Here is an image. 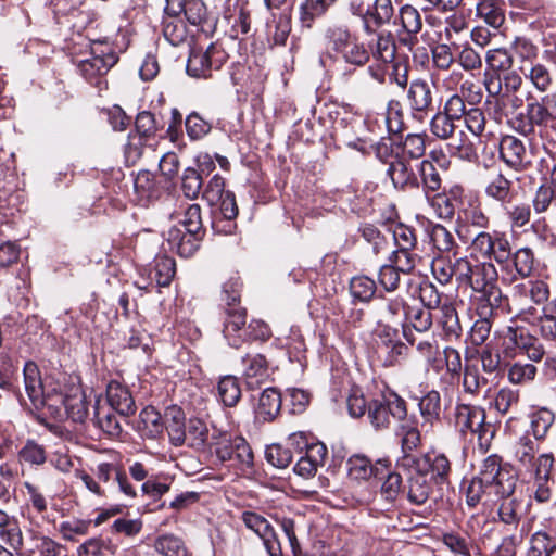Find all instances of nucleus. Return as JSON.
<instances>
[{"label": "nucleus", "mask_w": 556, "mask_h": 556, "mask_svg": "<svg viewBox=\"0 0 556 556\" xmlns=\"http://www.w3.org/2000/svg\"><path fill=\"white\" fill-rule=\"evenodd\" d=\"M469 250L471 257L488 260L475 265L468 285L478 294L477 304L504 306L507 304V298L498 287V273L491 261H495L498 265L508 264L511 255L508 238L498 231H480L472 239Z\"/></svg>", "instance_id": "f257e3e1"}, {"label": "nucleus", "mask_w": 556, "mask_h": 556, "mask_svg": "<svg viewBox=\"0 0 556 556\" xmlns=\"http://www.w3.org/2000/svg\"><path fill=\"white\" fill-rule=\"evenodd\" d=\"M23 376L27 397L35 409L47 406L51 410L50 403L55 402L59 396H65L59 382H50L49 378L41 379L35 362L25 363Z\"/></svg>", "instance_id": "f03ea898"}, {"label": "nucleus", "mask_w": 556, "mask_h": 556, "mask_svg": "<svg viewBox=\"0 0 556 556\" xmlns=\"http://www.w3.org/2000/svg\"><path fill=\"white\" fill-rule=\"evenodd\" d=\"M213 453L222 463L229 462L230 466L245 470L253 466V452L248 442L241 438H232L227 432L212 437Z\"/></svg>", "instance_id": "7ed1b4c3"}, {"label": "nucleus", "mask_w": 556, "mask_h": 556, "mask_svg": "<svg viewBox=\"0 0 556 556\" xmlns=\"http://www.w3.org/2000/svg\"><path fill=\"white\" fill-rule=\"evenodd\" d=\"M397 467L405 470H418L438 484L447 483L452 471L451 462L443 453L429 452L420 456H406L397 460Z\"/></svg>", "instance_id": "20e7f679"}, {"label": "nucleus", "mask_w": 556, "mask_h": 556, "mask_svg": "<svg viewBox=\"0 0 556 556\" xmlns=\"http://www.w3.org/2000/svg\"><path fill=\"white\" fill-rule=\"evenodd\" d=\"M477 478L493 486L500 496L511 495L517 483L516 475L508 466L502 465L501 457L495 454L483 460Z\"/></svg>", "instance_id": "39448f33"}, {"label": "nucleus", "mask_w": 556, "mask_h": 556, "mask_svg": "<svg viewBox=\"0 0 556 556\" xmlns=\"http://www.w3.org/2000/svg\"><path fill=\"white\" fill-rule=\"evenodd\" d=\"M226 59V52L217 43H210L205 49L193 43L187 61V73L195 78H207L212 68H219Z\"/></svg>", "instance_id": "423d86ee"}, {"label": "nucleus", "mask_w": 556, "mask_h": 556, "mask_svg": "<svg viewBox=\"0 0 556 556\" xmlns=\"http://www.w3.org/2000/svg\"><path fill=\"white\" fill-rule=\"evenodd\" d=\"M407 415L406 402L396 394L368 403V419L376 430L386 429L391 419L401 420Z\"/></svg>", "instance_id": "0eeeda50"}, {"label": "nucleus", "mask_w": 556, "mask_h": 556, "mask_svg": "<svg viewBox=\"0 0 556 556\" xmlns=\"http://www.w3.org/2000/svg\"><path fill=\"white\" fill-rule=\"evenodd\" d=\"M350 10L357 16L367 33L378 31L384 24L389 23L393 15L391 0H375L371 5L365 9L362 3L351 2Z\"/></svg>", "instance_id": "6e6552de"}, {"label": "nucleus", "mask_w": 556, "mask_h": 556, "mask_svg": "<svg viewBox=\"0 0 556 556\" xmlns=\"http://www.w3.org/2000/svg\"><path fill=\"white\" fill-rule=\"evenodd\" d=\"M182 15L190 28L189 35H213L216 31V20L210 16L202 0H184Z\"/></svg>", "instance_id": "1a4fd4ad"}, {"label": "nucleus", "mask_w": 556, "mask_h": 556, "mask_svg": "<svg viewBox=\"0 0 556 556\" xmlns=\"http://www.w3.org/2000/svg\"><path fill=\"white\" fill-rule=\"evenodd\" d=\"M52 412L59 413L63 407L70 419L74 422H84L88 417L89 405L85 392L79 386H72L65 396H59L50 403Z\"/></svg>", "instance_id": "9d476101"}, {"label": "nucleus", "mask_w": 556, "mask_h": 556, "mask_svg": "<svg viewBox=\"0 0 556 556\" xmlns=\"http://www.w3.org/2000/svg\"><path fill=\"white\" fill-rule=\"evenodd\" d=\"M121 469L113 463L102 462L91 468V473L85 470L76 472V477L81 480L85 488L98 497L106 496L104 485L108 484L113 478L116 480V473Z\"/></svg>", "instance_id": "9b49d317"}, {"label": "nucleus", "mask_w": 556, "mask_h": 556, "mask_svg": "<svg viewBox=\"0 0 556 556\" xmlns=\"http://www.w3.org/2000/svg\"><path fill=\"white\" fill-rule=\"evenodd\" d=\"M484 420L485 412L483 408L467 404L457 405L455 424L463 434L475 433L481 440L488 431Z\"/></svg>", "instance_id": "f8f14e48"}, {"label": "nucleus", "mask_w": 556, "mask_h": 556, "mask_svg": "<svg viewBox=\"0 0 556 556\" xmlns=\"http://www.w3.org/2000/svg\"><path fill=\"white\" fill-rule=\"evenodd\" d=\"M501 159L515 170H523L531 163L525 143L515 136H504L500 142Z\"/></svg>", "instance_id": "ddd939ff"}, {"label": "nucleus", "mask_w": 556, "mask_h": 556, "mask_svg": "<svg viewBox=\"0 0 556 556\" xmlns=\"http://www.w3.org/2000/svg\"><path fill=\"white\" fill-rule=\"evenodd\" d=\"M245 324L247 313L244 308H226L223 332L229 345L239 348L247 340L248 327Z\"/></svg>", "instance_id": "4468645a"}, {"label": "nucleus", "mask_w": 556, "mask_h": 556, "mask_svg": "<svg viewBox=\"0 0 556 556\" xmlns=\"http://www.w3.org/2000/svg\"><path fill=\"white\" fill-rule=\"evenodd\" d=\"M108 406L121 416H130L136 412V403L129 389L119 381L112 380L106 386Z\"/></svg>", "instance_id": "2eb2a0df"}, {"label": "nucleus", "mask_w": 556, "mask_h": 556, "mask_svg": "<svg viewBox=\"0 0 556 556\" xmlns=\"http://www.w3.org/2000/svg\"><path fill=\"white\" fill-rule=\"evenodd\" d=\"M527 118L520 117L516 121L515 129L528 137L535 134V127H546L551 121H554L541 100L527 105Z\"/></svg>", "instance_id": "dca6fc26"}, {"label": "nucleus", "mask_w": 556, "mask_h": 556, "mask_svg": "<svg viewBox=\"0 0 556 556\" xmlns=\"http://www.w3.org/2000/svg\"><path fill=\"white\" fill-rule=\"evenodd\" d=\"M403 334L406 341L416 348L418 355L425 359L428 368L434 371H439L442 368L441 352L434 336L430 339L417 340L409 328H404Z\"/></svg>", "instance_id": "f3484780"}, {"label": "nucleus", "mask_w": 556, "mask_h": 556, "mask_svg": "<svg viewBox=\"0 0 556 556\" xmlns=\"http://www.w3.org/2000/svg\"><path fill=\"white\" fill-rule=\"evenodd\" d=\"M184 0H165L164 14L160 24L162 35H175L178 33H187L188 28L182 15Z\"/></svg>", "instance_id": "a211bd4d"}, {"label": "nucleus", "mask_w": 556, "mask_h": 556, "mask_svg": "<svg viewBox=\"0 0 556 556\" xmlns=\"http://www.w3.org/2000/svg\"><path fill=\"white\" fill-rule=\"evenodd\" d=\"M374 312L379 324L402 325L407 311L405 301L396 296L379 299L374 305Z\"/></svg>", "instance_id": "6ab92c4d"}, {"label": "nucleus", "mask_w": 556, "mask_h": 556, "mask_svg": "<svg viewBox=\"0 0 556 556\" xmlns=\"http://www.w3.org/2000/svg\"><path fill=\"white\" fill-rule=\"evenodd\" d=\"M500 309H503V306L476 304L479 318L473 323L469 332V339L473 345H482L486 341L492 328L491 319Z\"/></svg>", "instance_id": "aec40b11"}, {"label": "nucleus", "mask_w": 556, "mask_h": 556, "mask_svg": "<svg viewBox=\"0 0 556 556\" xmlns=\"http://www.w3.org/2000/svg\"><path fill=\"white\" fill-rule=\"evenodd\" d=\"M134 428L142 439L155 440L164 432V421L153 406H147L140 412Z\"/></svg>", "instance_id": "412c9836"}, {"label": "nucleus", "mask_w": 556, "mask_h": 556, "mask_svg": "<svg viewBox=\"0 0 556 556\" xmlns=\"http://www.w3.org/2000/svg\"><path fill=\"white\" fill-rule=\"evenodd\" d=\"M240 519L249 530L262 540L265 548L279 542L274 527L264 516L252 510H245L241 514Z\"/></svg>", "instance_id": "4be33fe9"}, {"label": "nucleus", "mask_w": 556, "mask_h": 556, "mask_svg": "<svg viewBox=\"0 0 556 556\" xmlns=\"http://www.w3.org/2000/svg\"><path fill=\"white\" fill-rule=\"evenodd\" d=\"M203 233L184 231L180 227H173L168 231L167 242L170 250L182 257H190L199 249Z\"/></svg>", "instance_id": "5701e85b"}, {"label": "nucleus", "mask_w": 556, "mask_h": 556, "mask_svg": "<svg viewBox=\"0 0 556 556\" xmlns=\"http://www.w3.org/2000/svg\"><path fill=\"white\" fill-rule=\"evenodd\" d=\"M407 102L415 117L427 113L432 104V89L428 81L415 79L407 91Z\"/></svg>", "instance_id": "b1692460"}, {"label": "nucleus", "mask_w": 556, "mask_h": 556, "mask_svg": "<svg viewBox=\"0 0 556 556\" xmlns=\"http://www.w3.org/2000/svg\"><path fill=\"white\" fill-rule=\"evenodd\" d=\"M437 321L447 341L458 339L462 336V326L454 304L447 299L438 308Z\"/></svg>", "instance_id": "393cba45"}, {"label": "nucleus", "mask_w": 556, "mask_h": 556, "mask_svg": "<svg viewBox=\"0 0 556 556\" xmlns=\"http://www.w3.org/2000/svg\"><path fill=\"white\" fill-rule=\"evenodd\" d=\"M185 414L181 408L170 406L166 409L163 421L164 429L167 430L169 441L175 446H181L186 443Z\"/></svg>", "instance_id": "a878e982"}, {"label": "nucleus", "mask_w": 556, "mask_h": 556, "mask_svg": "<svg viewBox=\"0 0 556 556\" xmlns=\"http://www.w3.org/2000/svg\"><path fill=\"white\" fill-rule=\"evenodd\" d=\"M396 435L401 439L402 457L415 456L413 452L420 445L421 435L414 417H404L400 420Z\"/></svg>", "instance_id": "bb28decb"}, {"label": "nucleus", "mask_w": 556, "mask_h": 556, "mask_svg": "<svg viewBox=\"0 0 556 556\" xmlns=\"http://www.w3.org/2000/svg\"><path fill=\"white\" fill-rule=\"evenodd\" d=\"M113 412V408L101 403L98 399L93 405V424L106 435L118 438L123 429Z\"/></svg>", "instance_id": "cd10ccee"}, {"label": "nucleus", "mask_w": 556, "mask_h": 556, "mask_svg": "<svg viewBox=\"0 0 556 556\" xmlns=\"http://www.w3.org/2000/svg\"><path fill=\"white\" fill-rule=\"evenodd\" d=\"M484 192L501 203L509 202L513 198V181L501 172H491L485 180Z\"/></svg>", "instance_id": "c85d7f7f"}, {"label": "nucleus", "mask_w": 556, "mask_h": 556, "mask_svg": "<svg viewBox=\"0 0 556 556\" xmlns=\"http://www.w3.org/2000/svg\"><path fill=\"white\" fill-rule=\"evenodd\" d=\"M388 175L395 188L406 190L418 189L420 186L417 175L403 160L395 159L392 161L388 168Z\"/></svg>", "instance_id": "c756f323"}, {"label": "nucleus", "mask_w": 556, "mask_h": 556, "mask_svg": "<svg viewBox=\"0 0 556 556\" xmlns=\"http://www.w3.org/2000/svg\"><path fill=\"white\" fill-rule=\"evenodd\" d=\"M30 554L37 556H67L68 549L62 543L37 531L30 532Z\"/></svg>", "instance_id": "7c9ffc66"}, {"label": "nucleus", "mask_w": 556, "mask_h": 556, "mask_svg": "<svg viewBox=\"0 0 556 556\" xmlns=\"http://www.w3.org/2000/svg\"><path fill=\"white\" fill-rule=\"evenodd\" d=\"M281 407V395L275 388H266L258 397L255 408L257 417L264 421L273 420Z\"/></svg>", "instance_id": "2f4dec72"}, {"label": "nucleus", "mask_w": 556, "mask_h": 556, "mask_svg": "<svg viewBox=\"0 0 556 556\" xmlns=\"http://www.w3.org/2000/svg\"><path fill=\"white\" fill-rule=\"evenodd\" d=\"M554 413L547 408H541L529 415V427L525 434H530L535 441L545 439L549 428L554 424Z\"/></svg>", "instance_id": "473e14b6"}, {"label": "nucleus", "mask_w": 556, "mask_h": 556, "mask_svg": "<svg viewBox=\"0 0 556 556\" xmlns=\"http://www.w3.org/2000/svg\"><path fill=\"white\" fill-rule=\"evenodd\" d=\"M134 189L138 203L142 206L148 205L159 194L154 175L149 170H140L137 174L134 180Z\"/></svg>", "instance_id": "72a5a7b5"}, {"label": "nucleus", "mask_w": 556, "mask_h": 556, "mask_svg": "<svg viewBox=\"0 0 556 556\" xmlns=\"http://www.w3.org/2000/svg\"><path fill=\"white\" fill-rule=\"evenodd\" d=\"M337 0H304L300 5V22L303 28L309 29L315 21L321 17Z\"/></svg>", "instance_id": "f704fd0d"}, {"label": "nucleus", "mask_w": 556, "mask_h": 556, "mask_svg": "<svg viewBox=\"0 0 556 556\" xmlns=\"http://www.w3.org/2000/svg\"><path fill=\"white\" fill-rule=\"evenodd\" d=\"M408 500L416 504L421 505L427 502L431 492V485L425 472L418 470H408Z\"/></svg>", "instance_id": "c9c22d12"}, {"label": "nucleus", "mask_w": 556, "mask_h": 556, "mask_svg": "<svg viewBox=\"0 0 556 556\" xmlns=\"http://www.w3.org/2000/svg\"><path fill=\"white\" fill-rule=\"evenodd\" d=\"M243 363L245 365L244 376L250 387L262 383L268 377V366L263 355H247Z\"/></svg>", "instance_id": "e433bc0d"}, {"label": "nucleus", "mask_w": 556, "mask_h": 556, "mask_svg": "<svg viewBox=\"0 0 556 556\" xmlns=\"http://www.w3.org/2000/svg\"><path fill=\"white\" fill-rule=\"evenodd\" d=\"M89 48L91 56L97 59L102 67L111 68L118 61V53L108 38L90 40Z\"/></svg>", "instance_id": "4c0bfd02"}, {"label": "nucleus", "mask_w": 556, "mask_h": 556, "mask_svg": "<svg viewBox=\"0 0 556 556\" xmlns=\"http://www.w3.org/2000/svg\"><path fill=\"white\" fill-rule=\"evenodd\" d=\"M420 414L424 418L422 427L439 421L441 413V396L435 390L427 392L418 403Z\"/></svg>", "instance_id": "58836bf2"}, {"label": "nucleus", "mask_w": 556, "mask_h": 556, "mask_svg": "<svg viewBox=\"0 0 556 556\" xmlns=\"http://www.w3.org/2000/svg\"><path fill=\"white\" fill-rule=\"evenodd\" d=\"M477 16L493 28H498L505 21L504 11L497 0H479Z\"/></svg>", "instance_id": "ea45409f"}, {"label": "nucleus", "mask_w": 556, "mask_h": 556, "mask_svg": "<svg viewBox=\"0 0 556 556\" xmlns=\"http://www.w3.org/2000/svg\"><path fill=\"white\" fill-rule=\"evenodd\" d=\"M217 395L225 406H236L241 397V388L238 379L233 376L220 378L217 383Z\"/></svg>", "instance_id": "a19ab883"}, {"label": "nucleus", "mask_w": 556, "mask_h": 556, "mask_svg": "<svg viewBox=\"0 0 556 556\" xmlns=\"http://www.w3.org/2000/svg\"><path fill=\"white\" fill-rule=\"evenodd\" d=\"M175 273L176 263L174 258L166 255L157 256L151 270V279L155 280L157 287H168Z\"/></svg>", "instance_id": "79ce46f5"}, {"label": "nucleus", "mask_w": 556, "mask_h": 556, "mask_svg": "<svg viewBox=\"0 0 556 556\" xmlns=\"http://www.w3.org/2000/svg\"><path fill=\"white\" fill-rule=\"evenodd\" d=\"M448 139L447 148L452 155L469 162L477 157L476 147L464 131L452 135Z\"/></svg>", "instance_id": "37998d69"}, {"label": "nucleus", "mask_w": 556, "mask_h": 556, "mask_svg": "<svg viewBox=\"0 0 556 556\" xmlns=\"http://www.w3.org/2000/svg\"><path fill=\"white\" fill-rule=\"evenodd\" d=\"M430 241L440 253H453L455 255L458 250L453 233L439 224L431 227Z\"/></svg>", "instance_id": "c03bdc74"}, {"label": "nucleus", "mask_w": 556, "mask_h": 556, "mask_svg": "<svg viewBox=\"0 0 556 556\" xmlns=\"http://www.w3.org/2000/svg\"><path fill=\"white\" fill-rule=\"evenodd\" d=\"M90 526V520L71 518L60 522L58 526V532L63 540L76 542L79 536L88 534Z\"/></svg>", "instance_id": "a18cd8bd"}, {"label": "nucleus", "mask_w": 556, "mask_h": 556, "mask_svg": "<svg viewBox=\"0 0 556 556\" xmlns=\"http://www.w3.org/2000/svg\"><path fill=\"white\" fill-rule=\"evenodd\" d=\"M418 172L425 197L441 189L442 179L431 161H421L418 166Z\"/></svg>", "instance_id": "49530a36"}, {"label": "nucleus", "mask_w": 556, "mask_h": 556, "mask_svg": "<svg viewBox=\"0 0 556 556\" xmlns=\"http://www.w3.org/2000/svg\"><path fill=\"white\" fill-rule=\"evenodd\" d=\"M528 556H556V541L545 531L534 532L529 541Z\"/></svg>", "instance_id": "de8ad7c7"}, {"label": "nucleus", "mask_w": 556, "mask_h": 556, "mask_svg": "<svg viewBox=\"0 0 556 556\" xmlns=\"http://www.w3.org/2000/svg\"><path fill=\"white\" fill-rule=\"evenodd\" d=\"M503 210L511 230L522 228L530 222L531 210L527 203H503Z\"/></svg>", "instance_id": "09e8293b"}, {"label": "nucleus", "mask_w": 556, "mask_h": 556, "mask_svg": "<svg viewBox=\"0 0 556 556\" xmlns=\"http://www.w3.org/2000/svg\"><path fill=\"white\" fill-rule=\"evenodd\" d=\"M534 439H531L528 434H522L514 446V456L518 464V467L530 466L533 457L536 456L539 451V444Z\"/></svg>", "instance_id": "8fccbe9b"}, {"label": "nucleus", "mask_w": 556, "mask_h": 556, "mask_svg": "<svg viewBox=\"0 0 556 556\" xmlns=\"http://www.w3.org/2000/svg\"><path fill=\"white\" fill-rule=\"evenodd\" d=\"M0 536L10 546L18 549L23 545V535L20 527L12 522L10 516L0 509Z\"/></svg>", "instance_id": "3c124183"}, {"label": "nucleus", "mask_w": 556, "mask_h": 556, "mask_svg": "<svg viewBox=\"0 0 556 556\" xmlns=\"http://www.w3.org/2000/svg\"><path fill=\"white\" fill-rule=\"evenodd\" d=\"M340 51L345 61L351 64L362 65L369 59L368 50L353 37H348L346 40L340 45Z\"/></svg>", "instance_id": "603ef678"}, {"label": "nucleus", "mask_w": 556, "mask_h": 556, "mask_svg": "<svg viewBox=\"0 0 556 556\" xmlns=\"http://www.w3.org/2000/svg\"><path fill=\"white\" fill-rule=\"evenodd\" d=\"M554 465V456L551 453H543L536 455L531 460L530 466H521L519 469L523 470L530 476L531 479H539L542 477H551L552 468Z\"/></svg>", "instance_id": "864d4df0"}, {"label": "nucleus", "mask_w": 556, "mask_h": 556, "mask_svg": "<svg viewBox=\"0 0 556 556\" xmlns=\"http://www.w3.org/2000/svg\"><path fill=\"white\" fill-rule=\"evenodd\" d=\"M18 458L30 466H41L47 462V452L45 446L35 440H27L18 451Z\"/></svg>", "instance_id": "5fc2aeb1"}, {"label": "nucleus", "mask_w": 556, "mask_h": 556, "mask_svg": "<svg viewBox=\"0 0 556 556\" xmlns=\"http://www.w3.org/2000/svg\"><path fill=\"white\" fill-rule=\"evenodd\" d=\"M154 548L163 556H187L184 542L173 534L159 536L154 542Z\"/></svg>", "instance_id": "6e6d98bb"}, {"label": "nucleus", "mask_w": 556, "mask_h": 556, "mask_svg": "<svg viewBox=\"0 0 556 556\" xmlns=\"http://www.w3.org/2000/svg\"><path fill=\"white\" fill-rule=\"evenodd\" d=\"M429 205L435 211L441 219H451L455 213V206L451 198L444 192H433L426 195Z\"/></svg>", "instance_id": "4d7b16f0"}, {"label": "nucleus", "mask_w": 556, "mask_h": 556, "mask_svg": "<svg viewBox=\"0 0 556 556\" xmlns=\"http://www.w3.org/2000/svg\"><path fill=\"white\" fill-rule=\"evenodd\" d=\"M536 367L530 363L516 362L507 368V379L513 384H527L534 380Z\"/></svg>", "instance_id": "13d9d810"}, {"label": "nucleus", "mask_w": 556, "mask_h": 556, "mask_svg": "<svg viewBox=\"0 0 556 556\" xmlns=\"http://www.w3.org/2000/svg\"><path fill=\"white\" fill-rule=\"evenodd\" d=\"M442 543L456 556H471L470 542L466 534L456 531L444 532Z\"/></svg>", "instance_id": "bf43d9fd"}, {"label": "nucleus", "mask_w": 556, "mask_h": 556, "mask_svg": "<svg viewBox=\"0 0 556 556\" xmlns=\"http://www.w3.org/2000/svg\"><path fill=\"white\" fill-rule=\"evenodd\" d=\"M348 472L352 480H368L374 475V466L367 457L354 455L348 460Z\"/></svg>", "instance_id": "052dcab7"}, {"label": "nucleus", "mask_w": 556, "mask_h": 556, "mask_svg": "<svg viewBox=\"0 0 556 556\" xmlns=\"http://www.w3.org/2000/svg\"><path fill=\"white\" fill-rule=\"evenodd\" d=\"M417 332H427L433 325L431 311L420 307H409L405 318Z\"/></svg>", "instance_id": "680f3d73"}, {"label": "nucleus", "mask_w": 556, "mask_h": 556, "mask_svg": "<svg viewBox=\"0 0 556 556\" xmlns=\"http://www.w3.org/2000/svg\"><path fill=\"white\" fill-rule=\"evenodd\" d=\"M203 188L201 174L193 167H187L181 177V190L190 200L197 199Z\"/></svg>", "instance_id": "e2e57ef3"}, {"label": "nucleus", "mask_w": 556, "mask_h": 556, "mask_svg": "<svg viewBox=\"0 0 556 556\" xmlns=\"http://www.w3.org/2000/svg\"><path fill=\"white\" fill-rule=\"evenodd\" d=\"M350 289L353 298L368 302L375 295L377 286L374 279L367 276H357L352 278Z\"/></svg>", "instance_id": "0e129e2a"}, {"label": "nucleus", "mask_w": 556, "mask_h": 556, "mask_svg": "<svg viewBox=\"0 0 556 556\" xmlns=\"http://www.w3.org/2000/svg\"><path fill=\"white\" fill-rule=\"evenodd\" d=\"M186 443L193 448H202L208 435L206 425L200 419H190L186 427Z\"/></svg>", "instance_id": "69168bd1"}, {"label": "nucleus", "mask_w": 556, "mask_h": 556, "mask_svg": "<svg viewBox=\"0 0 556 556\" xmlns=\"http://www.w3.org/2000/svg\"><path fill=\"white\" fill-rule=\"evenodd\" d=\"M503 501L498 507V517L506 525H517L521 517V504L511 495L502 496Z\"/></svg>", "instance_id": "338daca9"}, {"label": "nucleus", "mask_w": 556, "mask_h": 556, "mask_svg": "<svg viewBox=\"0 0 556 556\" xmlns=\"http://www.w3.org/2000/svg\"><path fill=\"white\" fill-rule=\"evenodd\" d=\"M106 552L114 553L109 541L102 538H91L77 547V556H104Z\"/></svg>", "instance_id": "774afa93"}]
</instances>
